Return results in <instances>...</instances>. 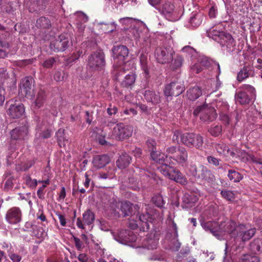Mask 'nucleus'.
I'll use <instances>...</instances> for the list:
<instances>
[{
    "label": "nucleus",
    "mask_w": 262,
    "mask_h": 262,
    "mask_svg": "<svg viewBox=\"0 0 262 262\" xmlns=\"http://www.w3.org/2000/svg\"><path fill=\"white\" fill-rule=\"evenodd\" d=\"M151 157L153 160L161 163L162 165L158 168L160 172L164 176L182 185H186V178L178 169L163 163V155L159 154L156 150L151 151Z\"/></svg>",
    "instance_id": "1"
},
{
    "label": "nucleus",
    "mask_w": 262,
    "mask_h": 262,
    "mask_svg": "<svg viewBox=\"0 0 262 262\" xmlns=\"http://www.w3.org/2000/svg\"><path fill=\"white\" fill-rule=\"evenodd\" d=\"M106 199L108 198V201H105L104 203L108 205L111 208L112 213L116 215L119 216V213L118 210L120 206V210L124 216H132L136 212L138 211L139 207L138 205H134L129 201L121 202L120 203L118 202L114 197L105 196Z\"/></svg>",
    "instance_id": "2"
},
{
    "label": "nucleus",
    "mask_w": 262,
    "mask_h": 262,
    "mask_svg": "<svg viewBox=\"0 0 262 262\" xmlns=\"http://www.w3.org/2000/svg\"><path fill=\"white\" fill-rule=\"evenodd\" d=\"M193 114L196 117L199 115L200 119L204 122L213 121L217 116L215 109L206 104L197 106L194 110Z\"/></svg>",
    "instance_id": "3"
},
{
    "label": "nucleus",
    "mask_w": 262,
    "mask_h": 262,
    "mask_svg": "<svg viewBox=\"0 0 262 262\" xmlns=\"http://www.w3.org/2000/svg\"><path fill=\"white\" fill-rule=\"evenodd\" d=\"M255 89L251 85L243 84L239 88V91L235 93V100L241 104L249 103L251 97L255 96Z\"/></svg>",
    "instance_id": "4"
},
{
    "label": "nucleus",
    "mask_w": 262,
    "mask_h": 262,
    "mask_svg": "<svg viewBox=\"0 0 262 262\" xmlns=\"http://www.w3.org/2000/svg\"><path fill=\"white\" fill-rule=\"evenodd\" d=\"M161 14L169 21H176L181 16V11L177 8L174 3L171 2H165L159 9Z\"/></svg>",
    "instance_id": "5"
},
{
    "label": "nucleus",
    "mask_w": 262,
    "mask_h": 262,
    "mask_svg": "<svg viewBox=\"0 0 262 262\" xmlns=\"http://www.w3.org/2000/svg\"><path fill=\"white\" fill-rule=\"evenodd\" d=\"M105 65V55L102 51L95 52L88 57V67L92 71H100Z\"/></svg>",
    "instance_id": "6"
},
{
    "label": "nucleus",
    "mask_w": 262,
    "mask_h": 262,
    "mask_svg": "<svg viewBox=\"0 0 262 262\" xmlns=\"http://www.w3.org/2000/svg\"><path fill=\"white\" fill-rule=\"evenodd\" d=\"M181 141L189 147H195L200 149L203 145V138L199 134L186 133L181 135Z\"/></svg>",
    "instance_id": "7"
},
{
    "label": "nucleus",
    "mask_w": 262,
    "mask_h": 262,
    "mask_svg": "<svg viewBox=\"0 0 262 262\" xmlns=\"http://www.w3.org/2000/svg\"><path fill=\"white\" fill-rule=\"evenodd\" d=\"M175 52L170 47H158L155 51V56L159 63L165 64L169 62L173 59Z\"/></svg>",
    "instance_id": "8"
},
{
    "label": "nucleus",
    "mask_w": 262,
    "mask_h": 262,
    "mask_svg": "<svg viewBox=\"0 0 262 262\" xmlns=\"http://www.w3.org/2000/svg\"><path fill=\"white\" fill-rule=\"evenodd\" d=\"M133 127L120 123L116 125L112 131V138L116 140L122 141L130 137L133 133Z\"/></svg>",
    "instance_id": "9"
},
{
    "label": "nucleus",
    "mask_w": 262,
    "mask_h": 262,
    "mask_svg": "<svg viewBox=\"0 0 262 262\" xmlns=\"http://www.w3.org/2000/svg\"><path fill=\"white\" fill-rule=\"evenodd\" d=\"M69 43L68 36L65 34H61L51 42L50 48L55 52H62L67 48Z\"/></svg>",
    "instance_id": "10"
},
{
    "label": "nucleus",
    "mask_w": 262,
    "mask_h": 262,
    "mask_svg": "<svg viewBox=\"0 0 262 262\" xmlns=\"http://www.w3.org/2000/svg\"><path fill=\"white\" fill-rule=\"evenodd\" d=\"M113 53V58L116 62H119V66L124 63L125 60L129 53L128 48L123 45L114 46L112 49Z\"/></svg>",
    "instance_id": "11"
},
{
    "label": "nucleus",
    "mask_w": 262,
    "mask_h": 262,
    "mask_svg": "<svg viewBox=\"0 0 262 262\" xmlns=\"http://www.w3.org/2000/svg\"><path fill=\"white\" fill-rule=\"evenodd\" d=\"M184 90L185 87L183 83L173 82L165 86L164 94L166 96H178L181 94Z\"/></svg>",
    "instance_id": "12"
},
{
    "label": "nucleus",
    "mask_w": 262,
    "mask_h": 262,
    "mask_svg": "<svg viewBox=\"0 0 262 262\" xmlns=\"http://www.w3.org/2000/svg\"><path fill=\"white\" fill-rule=\"evenodd\" d=\"M190 169L192 175L195 178L206 181H209L212 178L213 175L211 171L203 165H200L198 167L192 166Z\"/></svg>",
    "instance_id": "13"
},
{
    "label": "nucleus",
    "mask_w": 262,
    "mask_h": 262,
    "mask_svg": "<svg viewBox=\"0 0 262 262\" xmlns=\"http://www.w3.org/2000/svg\"><path fill=\"white\" fill-rule=\"evenodd\" d=\"M6 220L10 224H16L21 221L22 212L19 208L13 207L9 209L6 214Z\"/></svg>",
    "instance_id": "14"
},
{
    "label": "nucleus",
    "mask_w": 262,
    "mask_h": 262,
    "mask_svg": "<svg viewBox=\"0 0 262 262\" xmlns=\"http://www.w3.org/2000/svg\"><path fill=\"white\" fill-rule=\"evenodd\" d=\"M237 227L236 223L232 220H226L222 222L219 224V235L221 234H231L234 235L236 234L237 231Z\"/></svg>",
    "instance_id": "15"
},
{
    "label": "nucleus",
    "mask_w": 262,
    "mask_h": 262,
    "mask_svg": "<svg viewBox=\"0 0 262 262\" xmlns=\"http://www.w3.org/2000/svg\"><path fill=\"white\" fill-rule=\"evenodd\" d=\"M34 80L32 77H26L21 80L20 88L21 92L25 95L26 97L32 96L34 93Z\"/></svg>",
    "instance_id": "16"
},
{
    "label": "nucleus",
    "mask_w": 262,
    "mask_h": 262,
    "mask_svg": "<svg viewBox=\"0 0 262 262\" xmlns=\"http://www.w3.org/2000/svg\"><path fill=\"white\" fill-rule=\"evenodd\" d=\"M95 219V216L94 212H93L90 209L86 210L82 215V221L80 217L77 219L76 225L77 226L82 229H84V225H90L92 224Z\"/></svg>",
    "instance_id": "17"
},
{
    "label": "nucleus",
    "mask_w": 262,
    "mask_h": 262,
    "mask_svg": "<svg viewBox=\"0 0 262 262\" xmlns=\"http://www.w3.org/2000/svg\"><path fill=\"white\" fill-rule=\"evenodd\" d=\"M255 233V228L247 229L244 225H239L237 227L236 236L243 242L247 241L252 238Z\"/></svg>",
    "instance_id": "18"
},
{
    "label": "nucleus",
    "mask_w": 262,
    "mask_h": 262,
    "mask_svg": "<svg viewBox=\"0 0 262 262\" xmlns=\"http://www.w3.org/2000/svg\"><path fill=\"white\" fill-rule=\"evenodd\" d=\"M222 47H226L229 51L234 50L236 42L232 35L228 33L225 32L221 34V37L217 41Z\"/></svg>",
    "instance_id": "19"
},
{
    "label": "nucleus",
    "mask_w": 262,
    "mask_h": 262,
    "mask_svg": "<svg viewBox=\"0 0 262 262\" xmlns=\"http://www.w3.org/2000/svg\"><path fill=\"white\" fill-rule=\"evenodd\" d=\"M7 113L12 118H19L25 113L24 105L19 103L11 104L8 108Z\"/></svg>",
    "instance_id": "20"
},
{
    "label": "nucleus",
    "mask_w": 262,
    "mask_h": 262,
    "mask_svg": "<svg viewBox=\"0 0 262 262\" xmlns=\"http://www.w3.org/2000/svg\"><path fill=\"white\" fill-rule=\"evenodd\" d=\"M144 97L147 102L156 105L161 102V96L160 93L152 90H146L144 91Z\"/></svg>",
    "instance_id": "21"
},
{
    "label": "nucleus",
    "mask_w": 262,
    "mask_h": 262,
    "mask_svg": "<svg viewBox=\"0 0 262 262\" xmlns=\"http://www.w3.org/2000/svg\"><path fill=\"white\" fill-rule=\"evenodd\" d=\"M146 214H139V220L141 222V226L143 228H146L147 230L149 229V223H151L154 220L153 214L151 211H148L147 206L145 205Z\"/></svg>",
    "instance_id": "22"
},
{
    "label": "nucleus",
    "mask_w": 262,
    "mask_h": 262,
    "mask_svg": "<svg viewBox=\"0 0 262 262\" xmlns=\"http://www.w3.org/2000/svg\"><path fill=\"white\" fill-rule=\"evenodd\" d=\"M28 129L26 126L16 127L10 132L11 139L13 140L24 139L28 135Z\"/></svg>",
    "instance_id": "23"
},
{
    "label": "nucleus",
    "mask_w": 262,
    "mask_h": 262,
    "mask_svg": "<svg viewBox=\"0 0 262 262\" xmlns=\"http://www.w3.org/2000/svg\"><path fill=\"white\" fill-rule=\"evenodd\" d=\"M201 225L206 231H209L215 236H219V224L214 221L202 222Z\"/></svg>",
    "instance_id": "24"
},
{
    "label": "nucleus",
    "mask_w": 262,
    "mask_h": 262,
    "mask_svg": "<svg viewBox=\"0 0 262 262\" xmlns=\"http://www.w3.org/2000/svg\"><path fill=\"white\" fill-rule=\"evenodd\" d=\"M204 19V15L202 13L198 11L192 12L190 15L188 22L193 27L199 26Z\"/></svg>",
    "instance_id": "25"
},
{
    "label": "nucleus",
    "mask_w": 262,
    "mask_h": 262,
    "mask_svg": "<svg viewBox=\"0 0 262 262\" xmlns=\"http://www.w3.org/2000/svg\"><path fill=\"white\" fill-rule=\"evenodd\" d=\"M110 162L109 157L105 155H96L94 157L93 164L94 167L101 168Z\"/></svg>",
    "instance_id": "26"
},
{
    "label": "nucleus",
    "mask_w": 262,
    "mask_h": 262,
    "mask_svg": "<svg viewBox=\"0 0 262 262\" xmlns=\"http://www.w3.org/2000/svg\"><path fill=\"white\" fill-rule=\"evenodd\" d=\"M215 148L217 152L221 155L225 156L234 157L235 153L229 149L228 146L225 143L221 142L215 145Z\"/></svg>",
    "instance_id": "27"
},
{
    "label": "nucleus",
    "mask_w": 262,
    "mask_h": 262,
    "mask_svg": "<svg viewBox=\"0 0 262 262\" xmlns=\"http://www.w3.org/2000/svg\"><path fill=\"white\" fill-rule=\"evenodd\" d=\"M202 94L201 89L197 85L190 88L187 91L188 99L192 101L198 99Z\"/></svg>",
    "instance_id": "28"
},
{
    "label": "nucleus",
    "mask_w": 262,
    "mask_h": 262,
    "mask_svg": "<svg viewBox=\"0 0 262 262\" xmlns=\"http://www.w3.org/2000/svg\"><path fill=\"white\" fill-rule=\"evenodd\" d=\"M28 9L30 12H37L44 8L43 0H31L28 3Z\"/></svg>",
    "instance_id": "29"
},
{
    "label": "nucleus",
    "mask_w": 262,
    "mask_h": 262,
    "mask_svg": "<svg viewBox=\"0 0 262 262\" xmlns=\"http://www.w3.org/2000/svg\"><path fill=\"white\" fill-rule=\"evenodd\" d=\"M132 160L131 157L126 153H123L120 156L116 163L117 166L120 169H123L129 165Z\"/></svg>",
    "instance_id": "30"
},
{
    "label": "nucleus",
    "mask_w": 262,
    "mask_h": 262,
    "mask_svg": "<svg viewBox=\"0 0 262 262\" xmlns=\"http://www.w3.org/2000/svg\"><path fill=\"white\" fill-rule=\"evenodd\" d=\"M187 157V152L185 148L183 147H179L178 151L173 160L179 164H183L186 162Z\"/></svg>",
    "instance_id": "31"
},
{
    "label": "nucleus",
    "mask_w": 262,
    "mask_h": 262,
    "mask_svg": "<svg viewBox=\"0 0 262 262\" xmlns=\"http://www.w3.org/2000/svg\"><path fill=\"white\" fill-rule=\"evenodd\" d=\"M136 79V75L132 70V72H130L129 74L125 76L124 79L121 82V85L125 88L131 86L135 83Z\"/></svg>",
    "instance_id": "32"
},
{
    "label": "nucleus",
    "mask_w": 262,
    "mask_h": 262,
    "mask_svg": "<svg viewBox=\"0 0 262 262\" xmlns=\"http://www.w3.org/2000/svg\"><path fill=\"white\" fill-rule=\"evenodd\" d=\"M140 62L143 71L145 74V77H147L149 74V71L148 68V54L146 52H142L139 57Z\"/></svg>",
    "instance_id": "33"
},
{
    "label": "nucleus",
    "mask_w": 262,
    "mask_h": 262,
    "mask_svg": "<svg viewBox=\"0 0 262 262\" xmlns=\"http://www.w3.org/2000/svg\"><path fill=\"white\" fill-rule=\"evenodd\" d=\"M46 100V95L45 91L42 89H40L36 95V98L34 101L36 107L39 108L42 107Z\"/></svg>",
    "instance_id": "34"
},
{
    "label": "nucleus",
    "mask_w": 262,
    "mask_h": 262,
    "mask_svg": "<svg viewBox=\"0 0 262 262\" xmlns=\"http://www.w3.org/2000/svg\"><path fill=\"white\" fill-rule=\"evenodd\" d=\"M250 249L255 254L261 253L262 252V239H254L250 244Z\"/></svg>",
    "instance_id": "35"
},
{
    "label": "nucleus",
    "mask_w": 262,
    "mask_h": 262,
    "mask_svg": "<svg viewBox=\"0 0 262 262\" xmlns=\"http://www.w3.org/2000/svg\"><path fill=\"white\" fill-rule=\"evenodd\" d=\"M36 26L41 29H47L51 27V23L49 18L45 17H40L37 19Z\"/></svg>",
    "instance_id": "36"
},
{
    "label": "nucleus",
    "mask_w": 262,
    "mask_h": 262,
    "mask_svg": "<svg viewBox=\"0 0 262 262\" xmlns=\"http://www.w3.org/2000/svg\"><path fill=\"white\" fill-rule=\"evenodd\" d=\"M57 140L60 147H64L68 142V139L64 137V129L60 128L56 133Z\"/></svg>",
    "instance_id": "37"
},
{
    "label": "nucleus",
    "mask_w": 262,
    "mask_h": 262,
    "mask_svg": "<svg viewBox=\"0 0 262 262\" xmlns=\"http://www.w3.org/2000/svg\"><path fill=\"white\" fill-rule=\"evenodd\" d=\"M228 177L230 181L235 183L239 182L243 178L241 173L232 169L229 170Z\"/></svg>",
    "instance_id": "38"
},
{
    "label": "nucleus",
    "mask_w": 262,
    "mask_h": 262,
    "mask_svg": "<svg viewBox=\"0 0 262 262\" xmlns=\"http://www.w3.org/2000/svg\"><path fill=\"white\" fill-rule=\"evenodd\" d=\"M224 33V31L217 30L216 29L213 28H212L211 29H210L209 31H207L208 37L212 38L213 40L217 42L221 38V34H223Z\"/></svg>",
    "instance_id": "39"
},
{
    "label": "nucleus",
    "mask_w": 262,
    "mask_h": 262,
    "mask_svg": "<svg viewBox=\"0 0 262 262\" xmlns=\"http://www.w3.org/2000/svg\"><path fill=\"white\" fill-rule=\"evenodd\" d=\"M249 71L248 70L247 67H244L242 69L240 70V71L237 74V80L239 82H242L245 79L249 77Z\"/></svg>",
    "instance_id": "40"
},
{
    "label": "nucleus",
    "mask_w": 262,
    "mask_h": 262,
    "mask_svg": "<svg viewBox=\"0 0 262 262\" xmlns=\"http://www.w3.org/2000/svg\"><path fill=\"white\" fill-rule=\"evenodd\" d=\"M38 182L43 183L44 184L38 188L37 191V195L40 199H43L45 195L43 190L47 187V185L50 184V180L48 179L46 180L39 181Z\"/></svg>",
    "instance_id": "41"
},
{
    "label": "nucleus",
    "mask_w": 262,
    "mask_h": 262,
    "mask_svg": "<svg viewBox=\"0 0 262 262\" xmlns=\"http://www.w3.org/2000/svg\"><path fill=\"white\" fill-rule=\"evenodd\" d=\"M242 111L240 110H234L230 114L232 124H236L241 119L242 115Z\"/></svg>",
    "instance_id": "42"
},
{
    "label": "nucleus",
    "mask_w": 262,
    "mask_h": 262,
    "mask_svg": "<svg viewBox=\"0 0 262 262\" xmlns=\"http://www.w3.org/2000/svg\"><path fill=\"white\" fill-rule=\"evenodd\" d=\"M183 62V58L180 55H177L174 58V60L171 64V68L173 70H176L180 68Z\"/></svg>",
    "instance_id": "43"
},
{
    "label": "nucleus",
    "mask_w": 262,
    "mask_h": 262,
    "mask_svg": "<svg viewBox=\"0 0 262 262\" xmlns=\"http://www.w3.org/2000/svg\"><path fill=\"white\" fill-rule=\"evenodd\" d=\"M216 107L220 114V113H225L228 110L229 106L226 102L219 101L216 102Z\"/></svg>",
    "instance_id": "44"
},
{
    "label": "nucleus",
    "mask_w": 262,
    "mask_h": 262,
    "mask_svg": "<svg viewBox=\"0 0 262 262\" xmlns=\"http://www.w3.org/2000/svg\"><path fill=\"white\" fill-rule=\"evenodd\" d=\"M178 149L179 147L171 146L168 147L166 150V158L169 157L170 158H171L173 160L177 153V151H178Z\"/></svg>",
    "instance_id": "45"
},
{
    "label": "nucleus",
    "mask_w": 262,
    "mask_h": 262,
    "mask_svg": "<svg viewBox=\"0 0 262 262\" xmlns=\"http://www.w3.org/2000/svg\"><path fill=\"white\" fill-rule=\"evenodd\" d=\"M208 131L212 136L217 137L221 134L222 127L221 125H216L210 127Z\"/></svg>",
    "instance_id": "46"
},
{
    "label": "nucleus",
    "mask_w": 262,
    "mask_h": 262,
    "mask_svg": "<svg viewBox=\"0 0 262 262\" xmlns=\"http://www.w3.org/2000/svg\"><path fill=\"white\" fill-rule=\"evenodd\" d=\"M153 203L158 207H162L164 205L163 197L161 195H155L152 198Z\"/></svg>",
    "instance_id": "47"
},
{
    "label": "nucleus",
    "mask_w": 262,
    "mask_h": 262,
    "mask_svg": "<svg viewBox=\"0 0 262 262\" xmlns=\"http://www.w3.org/2000/svg\"><path fill=\"white\" fill-rule=\"evenodd\" d=\"M221 194L224 199L228 201H232L234 199V193L232 191L224 190L221 192Z\"/></svg>",
    "instance_id": "48"
},
{
    "label": "nucleus",
    "mask_w": 262,
    "mask_h": 262,
    "mask_svg": "<svg viewBox=\"0 0 262 262\" xmlns=\"http://www.w3.org/2000/svg\"><path fill=\"white\" fill-rule=\"evenodd\" d=\"M243 260L244 262H259L258 257L248 254L244 255Z\"/></svg>",
    "instance_id": "49"
},
{
    "label": "nucleus",
    "mask_w": 262,
    "mask_h": 262,
    "mask_svg": "<svg viewBox=\"0 0 262 262\" xmlns=\"http://www.w3.org/2000/svg\"><path fill=\"white\" fill-rule=\"evenodd\" d=\"M220 119L223 121L225 124L227 125L232 124L230 115H228L225 113H220Z\"/></svg>",
    "instance_id": "50"
},
{
    "label": "nucleus",
    "mask_w": 262,
    "mask_h": 262,
    "mask_svg": "<svg viewBox=\"0 0 262 262\" xmlns=\"http://www.w3.org/2000/svg\"><path fill=\"white\" fill-rule=\"evenodd\" d=\"M214 64L216 66L217 70L218 71V74L216 75V80L215 82V88L214 90L215 91H216L221 88V85H222L221 82L219 80V78H218L219 76L221 73V69H220V64L218 62H215Z\"/></svg>",
    "instance_id": "51"
},
{
    "label": "nucleus",
    "mask_w": 262,
    "mask_h": 262,
    "mask_svg": "<svg viewBox=\"0 0 262 262\" xmlns=\"http://www.w3.org/2000/svg\"><path fill=\"white\" fill-rule=\"evenodd\" d=\"M55 62V60L54 57H50L44 61L42 63V66L46 68H50L52 67Z\"/></svg>",
    "instance_id": "52"
},
{
    "label": "nucleus",
    "mask_w": 262,
    "mask_h": 262,
    "mask_svg": "<svg viewBox=\"0 0 262 262\" xmlns=\"http://www.w3.org/2000/svg\"><path fill=\"white\" fill-rule=\"evenodd\" d=\"M26 184L31 188H35L38 182L36 179H32L30 176H28L26 179Z\"/></svg>",
    "instance_id": "53"
},
{
    "label": "nucleus",
    "mask_w": 262,
    "mask_h": 262,
    "mask_svg": "<svg viewBox=\"0 0 262 262\" xmlns=\"http://www.w3.org/2000/svg\"><path fill=\"white\" fill-rule=\"evenodd\" d=\"M207 161L209 163L213 165L214 166H217L220 165V160L215 158L213 156H208L207 158Z\"/></svg>",
    "instance_id": "54"
},
{
    "label": "nucleus",
    "mask_w": 262,
    "mask_h": 262,
    "mask_svg": "<svg viewBox=\"0 0 262 262\" xmlns=\"http://www.w3.org/2000/svg\"><path fill=\"white\" fill-rule=\"evenodd\" d=\"M8 73L4 68H0V81L4 82L9 78Z\"/></svg>",
    "instance_id": "55"
},
{
    "label": "nucleus",
    "mask_w": 262,
    "mask_h": 262,
    "mask_svg": "<svg viewBox=\"0 0 262 262\" xmlns=\"http://www.w3.org/2000/svg\"><path fill=\"white\" fill-rule=\"evenodd\" d=\"M146 143H147V145L148 148L150 149V150L151 151L156 150V146L157 143H156V142L155 141V140H154L153 139H148Z\"/></svg>",
    "instance_id": "56"
},
{
    "label": "nucleus",
    "mask_w": 262,
    "mask_h": 262,
    "mask_svg": "<svg viewBox=\"0 0 262 262\" xmlns=\"http://www.w3.org/2000/svg\"><path fill=\"white\" fill-rule=\"evenodd\" d=\"M250 159L253 163L259 165V167L262 166V159L253 155L250 156Z\"/></svg>",
    "instance_id": "57"
},
{
    "label": "nucleus",
    "mask_w": 262,
    "mask_h": 262,
    "mask_svg": "<svg viewBox=\"0 0 262 262\" xmlns=\"http://www.w3.org/2000/svg\"><path fill=\"white\" fill-rule=\"evenodd\" d=\"M5 90L0 86V106L2 105L5 100Z\"/></svg>",
    "instance_id": "58"
},
{
    "label": "nucleus",
    "mask_w": 262,
    "mask_h": 262,
    "mask_svg": "<svg viewBox=\"0 0 262 262\" xmlns=\"http://www.w3.org/2000/svg\"><path fill=\"white\" fill-rule=\"evenodd\" d=\"M9 256L13 262H19L21 259V256L15 253H11Z\"/></svg>",
    "instance_id": "59"
},
{
    "label": "nucleus",
    "mask_w": 262,
    "mask_h": 262,
    "mask_svg": "<svg viewBox=\"0 0 262 262\" xmlns=\"http://www.w3.org/2000/svg\"><path fill=\"white\" fill-rule=\"evenodd\" d=\"M118 111L117 108L115 106L110 105L109 107L107 108V113L110 116L115 115Z\"/></svg>",
    "instance_id": "60"
},
{
    "label": "nucleus",
    "mask_w": 262,
    "mask_h": 262,
    "mask_svg": "<svg viewBox=\"0 0 262 262\" xmlns=\"http://www.w3.org/2000/svg\"><path fill=\"white\" fill-rule=\"evenodd\" d=\"M73 238L75 242V247L78 250L80 251L82 248V242L78 237H74Z\"/></svg>",
    "instance_id": "61"
},
{
    "label": "nucleus",
    "mask_w": 262,
    "mask_h": 262,
    "mask_svg": "<svg viewBox=\"0 0 262 262\" xmlns=\"http://www.w3.org/2000/svg\"><path fill=\"white\" fill-rule=\"evenodd\" d=\"M51 131L49 129H47L43 131L40 134L41 137L43 139L49 138L51 137Z\"/></svg>",
    "instance_id": "62"
},
{
    "label": "nucleus",
    "mask_w": 262,
    "mask_h": 262,
    "mask_svg": "<svg viewBox=\"0 0 262 262\" xmlns=\"http://www.w3.org/2000/svg\"><path fill=\"white\" fill-rule=\"evenodd\" d=\"M66 196V189L64 187H62L59 194L58 201L63 200Z\"/></svg>",
    "instance_id": "63"
},
{
    "label": "nucleus",
    "mask_w": 262,
    "mask_h": 262,
    "mask_svg": "<svg viewBox=\"0 0 262 262\" xmlns=\"http://www.w3.org/2000/svg\"><path fill=\"white\" fill-rule=\"evenodd\" d=\"M56 214L58 217L61 225L64 226L66 225V220L64 216L60 213H57Z\"/></svg>",
    "instance_id": "64"
}]
</instances>
